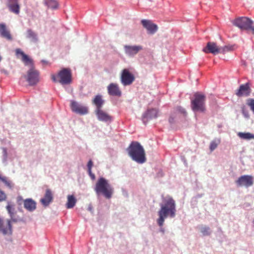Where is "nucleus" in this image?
I'll use <instances>...</instances> for the list:
<instances>
[{"instance_id": "1", "label": "nucleus", "mask_w": 254, "mask_h": 254, "mask_svg": "<svg viewBox=\"0 0 254 254\" xmlns=\"http://www.w3.org/2000/svg\"><path fill=\"white\" fill-rule=\"evenodd\" d=\"M176 205L174 200L171 197L164 200V204L161 205V209L158 212L159 218L157 223L159 226L163 225L165 219L169 215L174 217L176 214Z\"/></svg>"}, {"instance_id": "2", "label": "nucleus", "mask_w": 254, "mask_h": 254, "mask_svg": "<svg viewBox=\"0 0 254 254\" xmlns=\"http://www.w3.org/2000/svg\"><path fill=\"white\" fill-rule=\"evenodd\" d=\"M128 155L138 163L146 161L145 153L143 147L137 141H132L127 149Z\"/></svg>"}, {"instance_id": "3", "label": "nucleus", "mask_w": 254, "mask_h": 254, "mask_svg": "<svg viewBox=\"0 0 254 254\" xmlns=\"http://www.w3.org/2000/svg\"><path fill=\"white\" fill-rule=\"evenodd\" d=\"M94 190L97 194H102L107 199L111 198L114 192V189L108 180L103 177L98 179Z\"/></svg>"}, {"instance_id": "4", "label": "nucleus", "mask_w": 254, "mask_h": 254, "mask_svg": "<svg viewBox=\"0 0 254 254\" xmlns=\"http://www.w3.org/2000/svg\"><path fill=\"white\" fill-rule=\"evenodd\" d=\"M205 96L200 93L194 94L193 98L191 100V108L194 112H204L205 111Z\"/></svg>"}, {"instance_id": "5", "label": "nucleus", "mask_w": 254, "mask_h": 254, "mask_svg": "<svg viewBox=\"0 0 254 254\" xmlns=\"http://www.w3.org/2000/svg\"><path fill=\"white\" fill-rule=\"evenodd\" d=\"M58 81L62 84H69L72 81V74L71 70L69 68H64L60 70L57 76L54 74L51 75V78L54 82Z\"/></svg>"}, {"instance_id": "6", "label": "nucleus", "mask_w": 254, "mask_h": 254, "mask_svg": "<svg viewBox=\"0 0 254 254\" xmlns=\"http://www.w3.org/2000/svg\"><path fill=\"white\" fill-rule=\"evenodd\" d=\"M24 77L30 85H34L40 81V73L34 67H32L27 71V75H24Z\"/></svg>"}, {"instance_id": "7", "label": "nucleus", "mask_w": 254, "mask_h": 254, "mask_svg": "<svg viewBox=\"0 0 254 254\" xmlns=\"http://www.w3.org/2000/svg\"><path fill=\"white\" fill-rule=\"evenodd\" d=\"M233 24L241 30H249L253 24V21L247 17H240L235 19Z\"/></svg>"}, {"instance_id": "8", "label": "nucleus", "mask_w": 254, "mask_h": 254, "mask_svg": "<svg viewBox=\"0 0 254 254\" xmlns=\"http://www.w3.org/2000/svg\"><path fill=\"white\" fill-rule=\"evenodd\" d=\"M135 80L134 75L128 69H124L121 73V81L124 86L131 85Z\"/></svg>"}, {"instance_id": "9", "label": "nucleus", "mask_w": 254, "mask_h": 254, "mask_svg": "<svg viewBox=\"0 0 254 254\" xmlns=\"http://www.w3.org/2000/svg\"><path fill=\"white\" fill-rule=\"evenodd\" d=\"M236 183L239 187L248 188L253 185L254 178L250 175H243L238 178L236 181Z\"/></svg>"}, {"instance_id": "10", "label": "nucleus", "mask_w": 254, "mask_h": 254, "mask_svg": "<svg viewBox=\"0 0 254 254\" xmlns=\"http://www.w3.org/2000/svg\"><path fill=\"white\" fill-rule=\"evenodd\" d=\"M70 108L73 112L78 114L85 115L88 112V109L86 106L79 104L73 100L70 101Z\"/></svg>"}, {"instance_id": "11", "label": "nucleus", "mask_w": 254, "mask_h": 254, "mask_svg": "<svg viewBox=\"0 0 254 254\" xmlns=\"http://www.w3.org/2000/svg\"><path fill=\"white\" fill-rule=\"evenodd\" d=\"M202 51L205 53H211L213 55L221 53L220 47L215 43L211 42L207 43L206 47L203 49Z\"/></svg>"}, {"instance_id": "12", "label": "nucleus", "mask_w": 254, "mask_h": 254, "mask_svg": "<svg viewBox=\"0 0 254 254\" xmlns=\"http://www.w3.org/2000/svg\"><path fill=\"white\" fill-rule=\"evenodd\" d=\"M124 48L125 53L130 57L134 56L143 49L142 46L140 45H125Z\"/></svg>"}, {"instance_id": "13", "label": "nucleus", "mask_w": 254, "mask_h": 254, "mask_svg": "<svg viewBox=\"0 0 254 254\" xmlns=\"http://www.w3.org/2000/svg\"><path fill=\"white\" fill-rule=\"evenodd\" d=\"M141 23L150 34H154L158 29L157 25L153 23L150 20L143 19L141 21Z\"/></svg>"}, {"instance_id": "14", "label": "nucleus", "mask_w": 254, "mask_h": 254, "mask_svg": "<svg viewBox=\"0 0 254 254\" xmlns=\"http://www.w3.org/2000/svg\"><path fill=\"white\" fill-rule=\"evenodd\" d=\"M251 91L250 84L248 82L240 86L239 89L236 92V95L238 97L248 96L250 95Z\"/></svg>"}, {"instance_id": "15", "label": "nucleus", "mask_w": 254, "mask_h": 254, "mask_svg": "<svg viewBox=\"0 0 254 254\" xmlns=\"http://www.w3.org/2000/svg\"><path fill=\"white\" fill-rule=\"evenodd\" d=\"M107 90L110 95L120 97L122 95V91L117 83H110L107 87Z\"/></svg>"}, {"instance_id": "16", "label": "nucleus", "mask_w": 254, "mask_h": 254, "mask_svg": "<svg viewBox=\"0 0 254 254\" xmlns=\"http://www.w3.org/2000/svg\"><path fill=\"white\" fill-rule=\"evenodd\" d=\"M95 113L98 119L100 121L110 123L112 121V117L101 109H96Z\"/></svg>"}, {"instance_id": "17", "label": "nucleus", "mask_w": 254, "mask_h": 254, "mask_svg": "<svg viewBox=\"0 0 254 254\" xmlns=\"http://www.w3.org/2000/svg\"><path fill=\"white\" fill-rule=\"evenodd\" d=\"M17 55H20L21 56V60L26 65H30L31 67H34L33 61L27 55L20 49H17L15 51Z\"/></svg>"}, {"instance_id": "18", "label": "nucleus", "mask_w": 254, "mask_h": 254, "mask_svg": "<svg viewBox=\"0 0 254 254\" xmlns=\"http://www.w3.org/2000/svg\"><path fill=\"white\" fill-rule=\"evenodd\" d=\"M53 199V194L51 190L50 189H47L44 197L41 199L40 201L44 206H47L52 201Z\"/></svg>"}, {"instance_id": "19", "label": "nucleus", "mask_w": 254, "mask_h": 254, "mask_svg": "<svg viewBox=\"0 0 254 254\" xmlns=\"http://www.w3.org/2000/svg\"><path fill=\"white\" fill-rule=\"evenodd\" d=\"M7 5L11 12L16 14L19 13L20 6L18 3V0H9Z\"/></svg>"}, {"instance_id": "20", "label": "nucleus", "mask_w": 254, "mask_h": 254, "mask_svg": "<svg viewBox=\"0 0 254 254\" xmlns=\"http://www.w3.org/2000/svg\"><path fill=\"white\" fill-rule=\"evenodd\" d=\"M24 206L29 211H33L36 208V202L31 198H27L23 201Z\"/></svg>"}, {"instance_id": "21", "label": "nucleus", "mask_w": 254, "mask_h": 254, "mask_svg": "<svg viewBox=\"0 0 254 254\" xmlns=\"http://www.w3.org/2000/svg\"><path fill=\"white\" fill-rule=\"evenodd\" d=\"M0 35L8 40L12 39L9 31L7 29L4 24L0 23Z\"/></svg>"}, {"instance_id": "22", "label": "nucleus", "mask_w": 254, "mask_h": 254, "mask_svg": "<svg viewBox=\"0 0 254 254\" xmlns=\"http://www.w3.org/2000/svg\"><path fill=\"white\" fill-rule=\"evenodd\" d=\"M158 117V111L156 109H152L148 110L145 113L143 116V120L144 121L145 119L156 118Z\"/></svg>"}, {"instance_id": "23", "label": "nucleus", "mask_w": 254, "mask_h": 254, "mask_svg": "<svg viewBox=\"0 0 254 254\" xmlns=\"http://www.w3.org/2000/svg\"><path fill=\"white\" fill-rule=\"evenodd\" d=\"M44 3L51 9H57L59 7V3L57 0H44Z\"/></svg>"}, {"instance_id": "24", "label": "nucleus", "mask_w": 254, "mask_h": 254, "mask_svg": "<svg viewBox=\"0 0 254 254\" xmlns=\"http://www.w3.org/2000/svg\"><path fill=\"white\" fill-rule=\"evenodd\" d=\"M76 202V199L73 195H68L67 196V201L66 204L67 208H73Z\"/></svg>"}, {"instance_id": "25", "label": "nucleus", "mask_w": 254, "mask_h": 254, "mask_svg": "<svg viewBox=\"0 0 254 254\" xmlns=\"http://www.w3.org/2000/svg\"><path fill=\"white\" fill-rule=\"evenodd\" d=\"M93 103L96 105V109H101L104 103V101L102 100L101 96L98 95L94 98Z\"/></svg>"}, {"instance_id": "26", "label": "nucleus", "mask_w": 254, "mask_h": 254, "mask_svg": "<svg viewBox=\"0 0 254 254\" xmlns=\"http://www.w3.org/2000/svg\"><path fill=\"white\" fill-rule=\"evenodd\" d=\"M26 37L30 39L32 41L36 42L38 40L37 35L35 32L30 29L27 30Z\"/></svg>"}, {"instance_id": "27", "label": "nucleus", "mask_w": 254, "mask_h": 254, "mask_svg": "<svg viewBox=\"0 0 254 254\" xmlns=\"http://www.w3.org/2000/svg\"><path fill=\"white\" fill-rule=\"evenodd\" d=\"M238 135L239 137L244 139L250 140L251 139H254V134L250 132H240L238 133Z\"/></svg>"}, {"instance_id": "28", "label": "nucleus", "mask_w": 254, "mask_h": 254, "mask_svg": "<svg viewBox=\"0 0 254 254\" xmlns=\"http://www.w3.org/2000/svg\"><path fill=\"white\" fill-rule=\"evenodd\" d=\"M6 209L10 217L14 216L15 214V211L14 204H12L10 202H8L7 205L6 206Z\"/></svg>"}, {"instance_id": "29", "label": "nucleus", "mask_w": 254, "mask_h": 254, "mask_svg": "<svg viewBox=\"0 0 254 254\" xmlns=\"http://www.w3.org/2000/svg\"><path fill=\"white\" fill-rule=\"evenodd\" d=\"M0 180H1L8 188L11 189L13 187V184L11 181L8 180L6 177H1L0 176Z\"/></svg>"}, {"instance_id": "30", "label": "nucleus", "mask_w": 254, "mask_h": 254, "mask_svg": "<svg viewBox=\"0 0 254 254\" xmlns=\"http://www.w3.org/2000/svg\"><path fill=\"white\" fill-rule=\"evenodd\" d=\"M200 232L203 236H208L211 234V230L209 227L204 226L200 228Z\"/></svg>"}, {"instance_id": "31", "label": "nucleus", "mask_w": 254, "mask_h": 254, "mask_svg": "<svg viewBox=\"0 0 254 254\" xmlns=\"http://www.w3.org/2000/svg\"><path fill=\"white\" fill-rule=\"evenodd\" d=\"M220 141L219 140H213L210 142L209 149L210 151L212 152L214 150H215L218 146V144L220 143Z\"/></svg>"}, {"instance_id": "32", "label": "nucleus", "mask_w": 254, "mask_h": 254, "mask_svg": "<svg viewBox=\"0 0 254 254\" xmlns=\"http://www.w3.org/2000/svg\"><path fill=\"white\" fill-rule=\"evenodd\" d=\"M174 114L176 115L178 114H183V115L186 116L187 114V113H186L185 109L182 108L181 107H177L175 110Z\"/></svg>"}, {"instance_id": "33", "label": "nucleus", "mask_w": 254, "mask_h": 254, "mask_svg": "<svg viewBox=\"0 0 254 254\" xmlns=\"http://www.w3.org/2000/svg\"><path fill=\"white\" fill-rule=\"evenodd\" d=\"M247 104L250 107L251 110L254 113V99H248L247 100Z\"/></svg>"}, {"instance_id": "34", "label": "nucleus", "mask_w": 254, "mask_h": 254, "mask_svg": "<svg viewBox=\"0 0 254 254\" xmlns=\"http://www.w3.org/2000/svg\"><path fill=\"white\" fill-rule=\"evenodd\" d=\"M7 196L4 191L0 190V202L5 201L6 199Z\"/></svg>"}, {"instance_id": "35", "label": "nucleus", "mask_w": 254, "mask_h": 254, "mask_svg": "<svg viewBox=\"0 0 254 254\" xmlns=\"http://www.w3.org/2000/svg\"><path fill=\"white\" fill-rule=\"evenodd\" d=\"M220 49H221V53H224L226 52L232 50L231 47L227 46H224L223 47H220Z\"/></svg>"}, {"instance_id": "36", "label": "nucleus", "mask_w": 254, "mask_h": 254, "mask_svg": "<svg viewBox=\"0 0 254 254\" xmlns=\"http://www.w3.org/2000/svg\"><path fill=\"white\" fill-rule=\"evenodd\" d=\"M93 166V162L92 160H90L87 164V168H88V173H90V170H91L92 167Z\"/></svg>"}, {"instance_id": "37", "label": "nucleus", "mask_w": 254, "mask_h": 254, "mask_svg": "<svg viewBox=\"0 0 254 254\" xmlns=\"http://www.w3.org/2000/svg\"><path fill=\"white\" fill-rule=\"evenodd\" d=\"M177 115L175 114H172L169 119L170 123L173 124L174 122V119L176 117Z\"/></svg>"}, {"instance_id": "38", "label": "nucleus", "mask_w": 254, "mask_h": 254, "mask_svg": "<svg viewBox=\"0 0 254 254\" xmlns=\"http://www.w3.org/2000/svg\"><path fill=\"white\" fill-rule=\"evenodd\" d=\"M17 202L19 205H21L23 202V198L22 196H18L17 197Z\"/></svg>"}, {"instance_id": "39", "label": "nucleus", "mask_w": 254, "mask_h": 254, "mask_svg": "<svg viewBox=\"0 0 254 254\" xmlns=\"http://www.w3.org/2000/svg\"><path fill=\"white\" fill-rule=\"evenodd\" d=\"M89 173V175H90V176L91 177V179L92 180H94L95 178V176L94 174L92 173L91 170H90V173Z\"/></svg>"}, {"instance_id": "40", "label": "nucleus", "mask_w": 254, "mask_h": 254, "mask_svg": "<svg viewBox=\"0 0 254 254\" xmlns=\"http://www.w3.org/2000/svg\"><path fill=\"white\" fill-rule=\"evenodd\" d=\"M0 71H1V72L2 73H4L5 74H6V75H8V71H7V70H5V69H1V70H0Z\"/></svg>"}, {"instance_id": "41", "label": "nucleus", "mask_w": 254, "mask_h": 254, "mask_svg": "<svg viewBox=\"0 0 254 254\" xmlns=\"http://www.w3.org/2000/svg\"><path fill=\"white\" fill-rule=\"evenodd\" d=\"M250 29L252 31L253 33L254 34V26L252 25Z\"/></svg>"}, {"instance_id": "42", "label": "nucleus", "mask_w": 254, "mask_h": 254, "mask_svg": "<svg viewBox=\"0 0 254 254\" xmlns=\"http://www.w3.org/2000/svg\"><path fill=\"white\" fill-rule=\"evenodd\" d=\"M2 60V57H1V56L0 55V62Z\"/></svg>"}, {"instance_id": "43", "label": "nucleus", "mask_w": 254, "mask_h": 254, "mask_svg": "<svg viewBox=\"0 0 254 254\" xmlns=\"http://www.w3.org/2000/svg\"><path fill=\"white\" fill-rule=\"evenodd\" d=\"M89 209L90 210H91V208L90 207H89Z\"/></svg>"}]
</instances>
